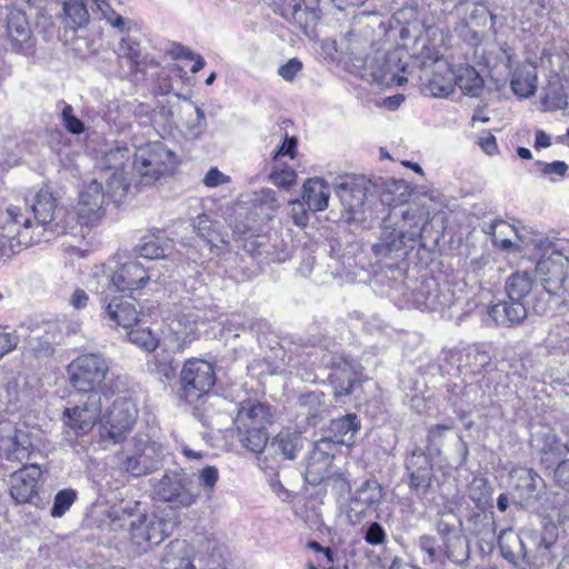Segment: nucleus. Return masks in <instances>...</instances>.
Listing matches in <instances>:
<instances>
[{"mask_svg": "<svg viewBox=\"0 0 569 569\" xmlns=\"http://www.w3.org/2000/svg\"><path fill=\"white\" fill-rule=\"evenodd\" d=\"M91 10L100 13L101 19H104L111 27L123 30V18L114 11L108 0H91Z\"/></svg>", "mask_w": 569, "mask_h": 569, "instance_id": "de8ad7c7", "label": "nucleus"}, {"mask_svg": "<svg viewBox=\"0 0 569 569\" xmlns=\"http://www.w3.org/2000/svg\"><path fill=\"white\" fill-rule=\"evenodd\" d=\"M546 343L552 353L569 355V315L553 325Z\"/></svg>", "mask_w": 569, "mask_h": 569, "instance_id": "72a5a7b5", "label": "nucleus"}, {"mask_svg": "<svg viewBox=\"0 0 569 569\" xmlns=\"http://www.w3.org/2000/svg\"><path fill=\"white\" fill-rule=\"evenodd\" d=\"M333 441L321 439L316 442L306 461L305 478L311 486H318L331 478Z\"/></svg>", "mask_w": 569, "mask_h": 569, "instance_id": "2eb2a0df", "label": "nucleus"}, {"mask_svg": "<svg viewBox=\"0 0 569 569\" xmlns=\"http://www.w3.org/2000/svg\"><path fill=\"white\" fill-rule=\"evenodd\" d=\"M535 247L542 251V257L536 264V276L540 284L550 296L562 295L569 269V256L565 244L539 238L535 240Z\"/></svg>", "mask_w": 569, "mask_h": 569, "instance_id": "20e7f679", "label": "nucleus"}, {"mask_svg": "<svg viewBox=\"0 0 569 569\" xmlns=\"http://www.w3.org/2000/svg\"><path fill=\"white\" fill-rule=\"evenodd\" d=\"M34 449L32 433L27 429L9 426L6 435L0 436V458L23 463Z\"/></svg>", "mask_w": 569, "mask_h": 569, "instance_id": "a211bd4d", "label": "nucleus"}, {"mask_svg": "<svg viewBox=\"0 0 569 569\" xmlns=\"http://www.w3.org/2000/svg\"><path fill=\"white\" fill-rule=\"evenodd\" d=\"M89 3L91 4V0H64L63 11L73 28H82L89 23Z\"/></svg>", "mask_w": 569, "mask_h": 569, "instance_id": "79ce46f5", "label": "nucleus"}, {"mask_svg": "<svg viewBox=\"0 0 569 569\" xmlns=\"http://www.w3.org/2000/svg\"><path fill=\"white\" fill-rule=\"evenodd\" d=\"M62 120L67 130L72 134L82 133L84 130V124L81 120H79L73 114V109L71 106H66L62 110Z\"/></svg>", "mask_w": 569, "mask_h": 569, "instance_id": "bf43d9fd", "label": "nucleus"}, {"mask_svg": "<svg viewBox=\"0 0 569 569\" xmlns=\"http://www.w3.org/2000/svg\"><path fill=\"white\" fill-rule=\"evenodd\" d=\"M533 441L538 442L539 451L543 455L560 456L562 453V443L551 430L537 433Z\"/></svg>", "mask_w": 569, "mask_h": 569, "instance_id": "8fccbe9b", "label": "nucleus"}, {"mask_svg": "<svg viewBox=\"0 0 569 569\" xmlns=\"http://www.w3.org/2000/svg\"><path fill=\"white\" fill-rule=\"evenodd\" d=\"M401 58L397 50L390 52L377 51L375 56L363 59L365 76H369L377 83L402 86L407 82V78L399 74L405 71L403 67H399Z\"/></svg>", "mask_w": 569, "mask_h": 569, "instance_id": "ddd939ff", "label": "nucleus"}, {"mask_svg": "<svg viewBox=\"0 0 569 569\" xmlns=\"http://www.w3.org/2000/svg\"><path fill=\"white\" fill-rule=\"evenodd\" d=\"M110 371V360L100 353L81 355L68 366L69 382L80 397L100 393L107 398L104 381Z\"/></svg>", "mask_w": 569, "mask_h": 569, "instance_id": "39448f33", "label": "nucleus"}, {"mask_svg": "<svg viewBox=\"0 0 569 569\" xmlns=\"http://www.w3.org/2000/svg\"><path fill=\"white\" fill-rule=\"evenodd\" d=\"M425 91L433 97H448L455 91V73L448 63H440L430 77L426 74Z\"/></svg>", "mask_w": 569, "mask_h": 569, "instance_id": "c85d7f7f", "label": "nucleus"}, {"mask_svg": "<svg viewBox=\"0 0 569 569\" xmlns=\"http://www.w3.org/2000/svg\"><path fill=\"white\" fill-rule=\"evenodd\" d=\"M537 164L541 167V173L543 176H549V177L556 176L559 178H563L568 170V164L563 161H553L550 163L538 161ZM555 180H556L555 178H551V181H555Z\"/></svg>", "mask_w": 569, "mask_h": 569, "instance_id": "0e129e2a", "label": "nucleus"}, {"mask_svg": "<svg viewBox=\"0 0 569 569\" xmlns=\"http://www.w3.org/2000/svg\"><path fill=\"white\" fill-rule=\"evenodd\" d=\"M542 482L541 477L532 469H513L510 472V488L515 502L520 506L532 505L539 497Z\"/></svg>", "mask_w": 569, "mask_h": 569, "instance_id": "6ab92c4d", "label": "nucleus"}, {"mask_svg": "<svg viewBox=\"0 0 569 569\" xmlns=\"http://www.w3.org/2000/svg\"><path fill=\"white\" fill-rule=\"evenodd\" d=\"M555 479L559 486L569 491V459L562 460L555 470Z\"/></svg>", "mask_w": 569, "mask_h": 569, "instance_id": "774afa93", "label": "nucleus"}, {"mask_svg": "<svg viewBox=\"0 0 569 569\" xmlns=\"http://www.w3.org/2000/svg\"><path fill=\"white\" fill-rule=\"evenodd\" d=\"M330 187L322 178H309L303 183L302 199L312 211H323L328 208Z\"/></svg>", "mask_w": 569, "mask_h": 569, "instance_id": "cd10ccee", "label": "nucleus"}, {"mask_svg": "<svg viewBox=\"0 0 569 569\" xmlns=\"http://www.w3.org/2000/svg\"><path fill=\"white\" fill-rule=\"evenodd\" d=\"M116 52L119 58L128 59L131 67H134L138 64V59L140 56L139 50L137 49V46L134 43H132L130 40L121 39Z\"/></svg>", "mask_w": 569, "mask_h": 569, "instance_id": "13d9d810", "label": "nucleus"}, {"mask_svg": "<svg viewBox=\"0 0 569 569\" xmlns=\"http://www.w3.org/2000/svg\"><path fill=\"white\" fill-rule=\"evenodd\" d=\"M488 315L498 326L510 328L521 323L527 318L528 311L526 302L508 299L491 306Z\"/></svg>", "mask_w": 569, "mask_h": 569, "instance_id": "a878e982", "label": "nucleus"}, {"mask_svg": "<svg viewBox=\"0 0 569 569\" xmlns=\"http://www.w3.org/2000/svg\"><path fill=\"white\" fill-rule=\"evenodd\" d=\"M164 448L161 443L147 437L134 439V450L128 456L123 466L133 477H141L158 470L163 462Z\"/></svg>", "mask_w": 569, "mask_h": 569, "instance_id": "9b49d317", "label": "nucleus"}, {"mask_svg": "<svg viewBox=\"0 0 569 569\" xmlns=\"http://www.w3.org/2000/svg\"><path fill=\"white\" fill-rule=\"evenodd\" d=\"M407 469L410 471V488L417 495H426L432 481V467L422 451H413L407 460Z\"/></svg>", "mask_w": 569, "mask_h": 569, "instance_id": "5701e85b", "label": "nucleus"}, {"mask_svg": "<svg viewBox=\"0 0 569 569\" xmlns=\"http://www.w3.org/2000/svg\"><path fill=\"white\" fill-rule=\"evenodd\" d=\"M76 500V491L72 489H64L59 491L53 501V506L51 508L52 517H61L66 513L67 510L70 509L72 503Z\"/></svg>", "mask_w": 569, "mask_h": 569, "instance_id": "603ef678", "label": "nucleus"}, {"mask_svg": "<svg viewBox=\"0 0 569 569\" xmlns=\"http://www.w3.org/2000/svg\"><path fill=\"white\" fill-rule=\"evenodd\" d=\"M172 247V239L163 230L154 229L141 237L136 250L140 257L147 259H164L170 254Z\"/></svg>", "mask_w": 569, "mask_h": 569, "instance_id": "b1692460", "label": "nucleus"}, {"mask_svg": "<svg viewBox=\"0 0 569 569\" xmlns=\"http://www.w3.org/2000/svg\"><path fill=\"white\" fill-rule=\"evenodd\" d=\"M254 207L259 209L262 220H270L280 207L276 191L261 189L254 194Z\"/></svg>", "mask_w": 569, "mask_h": 569, "instance_id": "49530a36", "label": "nucleus"}, {"mask_svg": "<svg viewBox=\"0 0 569 569\" xmlns=\"http://www.w3.org/2000/svg\"><path fill=\"white\" fill-rule=\"evenodd\" d=\"M138 418L134 401L128 397H118L101 412V437L113 443L123 441L130 433Z\"/></svg>", "mask_w": 569, "mask_h": 569, "instance_id": "6e6552de", "label": "nucleus"}, {"mask_svg": "<svg viewBox=\"0 0 569 569\" xmlns=\"http://www.w3.org/2000/svg\"><path fill=\"white\" fill-rule=\"evenodd\" d=\"M398 218L395 223L399 226L410 246L420 238L425 226L428 223V213L417 206H409L407 209H397Z\"/></svg>", "mask_w": 569, "mask_h": 569, "instance_id": "393cba45", "label": "nucleus"}, {"mask_svg": "<svg viewBox=\"0 0 569 569\" xmlns=\"http://www.w3.org/2000/svg\"><path fill=\"white\" fill-rule=\"evenodd\" d=\"M557 541L555 529L526 530L518 536L505 529L498 536V545L505 559L520 569H541L552 562V549Z\"/></svg>", "mask_w": 569, "mask_h": 569, "instance_id": "7ed1b4c3", "label": "nucleus"}, {"mask_svg": "<svg viewBox=\"0 0 569 569\" xmlns=\"http://www.w3.org/2000/svg\"><path fill=\"white\" fill-rule=\"evenodd\" d=\"M420 42L422 43V47L419 50V57L425 72H427V69L433 64L438 66L440 63H447L442 60V54L436 46L427 43L428 40L419 36L416 38V43Z\"/></svg>", "mask_w": 569, "mask_h": 569, "instance_id": "3c124183", "label": "nucleus"}, {"mask_svg": "<svg viewBox=\"0 0 569 569\" xmlns=\"http://www.w3.org/2000/svg\"><path fill=\"white\" fill-rule=\"evenodd\" d=\"M100 295L104 309L103 317L109 320L111 326L129 329L138 323L140 311L136 300L122 296L109 300L104 291H101Z\"/></svg>", "mask_w": 569, "mask_h": 569, "instance_id": "f3484780", "label": "nucleus"}, {"mask_svg": "<svg viewBox=\"0 0 569 569\" xmlns=\"http://www.w3.org/2000/svg\"><path fill=\"white\" fill-rule=\"evenodd\" d=\"M41 469L38 465L23 466L10 477V495L18 503H27L37 492Z\"/></svg>", "mask_w": 569, "mask_h": 569, "instance_id": "aec40b11", "label": "nucleus"}, {"mask_svg": "<svg viewBox=\"0 0 569 569\" xmlns=\"http://www.w3.org/2000/svg\"><path fill=\"white\" fill-rule=\"evenodd\" d=\"M129 532L133 542L141 546L147 542L149 546H158L170 535L171 523L162 518L146 515H138L129 522Z\"/></svg>", "mask_w": 569, "mask_h": 569, "instance_id": "dca6fc26", "label": "nucleus"}, {"mask_svg": "<svg viewBox=\"0 0 569 569\" xmlns=\"http://www.w3.org/2000/svg\"><path fill=\"white\" fill-rule=\"evenodd\" d=\"M302 447L301 433L283 429L270 442V451L283 459L293 460Z\"/></svg>", "mask_w": 569, "mask_h": 569, "instance_id": "c756f323", "label": "nucleus"}, {"mask_svg": "<svg viewBox=\"0 0 569 569\" xmlns=\"http://www.w3.org/2000/svg\"><path fill=\"white\" fill-rule=\"evenodd\" d=\"M538 76L536 66L527 63L518 68L511 78L513 92L521 98H530L536 93Z\"/></svg>", "mask_w": 569, "mask_h": 569, "instance_id": "2f4dec72", "label": "nucleus"}, {"mask_svg": "<svg viewBox=\"0 0 569 569\" xmlns=\"http://www.w3.org/2000/svg\"><path fill=\"white\" fill-rule=\"evenodd\" d=\"M107 196L108 191L104 192L96 179L83 186L77 204V217L81 226L93 227L103 218Z\"/></svg>", "mask_w": 569, "mask_h": 569, "instance_id": "4468645a", "label": "nucleus"}, {"mask_svg": "<svg viewBox=\"0 0 569 569\" xmlns=\"http://www.w3.org/2000/svg\"><path fill=\"white\" fill-rule=\"evenodd\" d=\"M191 106L193 107L196 119L187 121L186 128L192 137L197 138L203 132L206 128V118L202 109L194 106L193 102H191Z\"/></svg>", "mask_w": 569, "mask_h": 569, "instance_id": "052dcab7", "label": "nucleus"}, {"mask_svg": "<svg viewBox=\"0 0 569 569\" xmlns=\"http://www.w3.org/2000/svg\"><path fill=\"white\" fill-rule=\"evenodd\" d=\"M92 276L97 279L98 284L106 282L118 291L137 290L149 281L147 268L137 260L96 266Z\"/></svg>", "mask_w": 569, "mask_h": 569, "instance_id": "0eeeda50", "label": "nucleus"}, {"mask_svg": "<svg viewBox=\"0 0 569 569\" xmlns=\"http://www.w3.org/2000/svg\"><path fill=\"white\" fill-rule=\"evenodd\" d=\"M193 550L186 540L171 541L161 556L162 569H196L191 561Z\"/></svg>", "mask_w": 569, "mask_h": 569, "instance_id": "bb28decb", "label": "nucleus"}, {"mask_svg": "<svg viewBox=\"0 0 569 569\" xmlns=\"http://www.w3.org/2000/svg\"><path fill=\"white\" fill-rule=\"evenodd\" d=\"M360 429V422L356 415H346L342 418L331 421L330 430L333 433L335 442L349 445Z\"/></svg>", "mask_w": 569, "mask_h": 569, "instance_id": "c9c22d12", "label": "nucleus"}, {"mask_svg": "<svg viewBox=\"0 0 569 569\" xmlns=\"http://www.w3.org/2000/svg\"><path fill=\"white\" fill-rule=\"evenodd\" d=\"M541 103L545 111L563 110L568 107V97L558 81L549 82Z\"/></svg>", "mask_w": 569, "mask_h": 569, "instance_id": "c03bdc74", "label": "nucleus"}, {"mask_svg": "<svg viewBox=\"0 0 569 569\" xmlns=\"http://www.w3.org/2000/svg\"><path fill=\"white\" fill-rule=\"evenodd\" d=\"M453 520H456V516L453 513L441 515V518L437 523V531L442 537V541L448 539L450 536L458 535Z\"/></svg>", "mask_w": 569, "mask_h": 569, "instance_id": "680f3d73", "label": "nucleus"}, {"mask_svg": "<svg viewBox=\"0 0 569 569\" xmlns=\"http://www.w3.org/2000/svg\"><path fill=\"white\" fill-rule=\"evenodd\" d=\"M386 532L378 522H372L366 530L365 540L370 545H381L385 542Z\"/></svg>", "mask_w": 569, "mask_h": 569, "instance_id": "338daca9", "label": "nucleus"}, {"mask_svg": "<svg viewBox=\"0 0 569 569\" xmlns=\"http://www.w3.org/2000/svg\"><path fill=\"white\" fill-rule=\"evenodd\" d=\"M373 188L372 182L365 176L343 174L337 179L335 193L340 200L348 222L357 220V214L362 211L367 197Z\"/></svg>", "mask_w": 569, "mask_h": 569, "instance_id": "9d476101", "label": "nucleus"}, {"mask_svg": "<svg viewBox=\"0 0 569 569\" xmlns=\"http://www.w3.org/2000/svg\"><path fill=\"white\" fill-rule=\"evenodd\" d=\"M20 338L16 330L0 327V359L12 352L19 345Z\"/></svg>", "mask_w": 569, "mask_h": 569, "instance_id": "5fc2aeb1", "label": "nucleus"}, {"mask_svg": "<svg viewBox=\"0 0 569 569\" xmlns=\"http://www.w3.org/2000/svg\"><path fill=\"white\" fill-rule=\"evenodd\" d=\"M8 36L13 42L23 43L30 38V27L22 11H11L7 18Z\"/></svg>", "mask_w": 569, "mask_h": 569, "instance_id": "e433bc0d", "label": "nucleus"}, {"mask_svg": "<svg viewBox=\"0 0 569 569\" xmlns=\"http://www.w3.org/2000/svg\"><path fill=\"white\" fill-rule=\"evenodd\" d=\"M492 488L483 477H475L468 486V497L479 509L490 505Z\"/></svg>", "mask_w": 569, "mask_h": 569, "instance_id": "a18cd8bd", "label": "nucleus"}, {"mask_svg": "<svg viewBox=\"0 0 569 569\" xmlns=\"http://www.w3.org/2000/svg\"><path fill=\"white\" fill-rule=\"evenodd\" d=\"M320 0H291L288 3L292 20L301 27L316 22L319 16Z\"/></svg>", "mask_w": 569, "mask_h": 569, "instance_id": "473e14b6", "label": "nucleus"}, {"mask_svg": "<svg viewBox=\"0 0 569 569\" xmlns=\"http://www.w3.org/2000/svg\"><path fill=\"white\" fill-rule=\"evenodd\" d=\"M216 376L210 362L202 359H189L180 373V397L192 403L209 393L214 386Z\"/></svg>", "mask_w": 569, "mask_h": 569, "instance_id": "1a4fd4ad", "label": "nucleus"}, {"mask_svg": "<svg viewBox=\"0 0 569 569\" xmlns=\"http://www.w3.org/2000/svg\"><path fill=\"white\" fill-rule=\"evenodd\" d=\"M152 497L177 508L193 506L199 495L192 490V480L183 470L167 471L161 478L150 479Z\"/></svg>", "mask_w": 569, "mask_h": 569, "instance_id": "423d86ee", "label": "nucleus"}, {"mask_svg": "<svg viewBox=\"0 0 569 569\" xmlns=\"http://www.w3.org/2000/svg\"><path fill=\"white\" fill-rule=\"evenodd\" d=\"M131 152L126 144H117L103 153L99 169L106 179L108 197L120 203L127 196L134 177L141 184H151L160 176L171 173L176 167L174 153L160 142L140 146L130 161Z\"/></svg>", "mask_w": 569, "mask_h": 569, "instance_id": "f257e3e1", "label": "nucleus"}, {"mask_svg": "<svg viewBox=\"0 0 569 569\" xmlns=\"http://www.w3.org/2000/svg\"><path fill=\"white\" fill-rule=\"evenodd\" d=\"M458 86L465 94L477 97L480 94L483 81L475 68H465L455 74V87Z\"/></svg>", "mask_w": 569, "mask_h": 569, "instance_id": "a19ab883", "label": "nucleus"}, {"mask_svg": "<svg viewBox=\"0 0 569 569\" xmlns=\"http://www.w3.org/2000/svg\"><path fill=\"white\" fill-rule=\"evenodd\" d=\"M242 447L254 453H261L267 446V428L237 429Z\"/></svg>", "mask_w": 569, "mask_h": 569, "instance_id": "4c0bfd02", "label": "nucleus"}, {"mask_svg": "<svg viewBox=\"0 0 569 569\" xmlns=\"http://www.w3.org/2000/svg\"><path fill=\"white\" fill-rule=\"evenodd\" d=\"M301 69L302 62L293 58L278 69V74L286 81H292Z\"/></svg>", "mask_w": 569, "mask_h": 569, "instance_id": "69168bd1", "label": "nucleus"}, {"mask_svg": "<svg viewBox=\"0 0 569 569\" xmlns=\"http://www.w3.org/2000/svg\"><path fill=\"white\" fill-rule=\"evenodd\" d=\"M233 422L237 429L267 428L271 422V412L266 405L246 399L238 403Z\"/></svg>", "mask_w": 569, "mask_h": 569, "instance_id": "4be33fe9", "label": "nucleus"}, {"mask_svg": "<svg viewBox=\"0 0 569 569\" xmlns=\"http://www.w3.org/2000/svg\"><path fill=\"white\" fill-rule=\"evenodd\" d=\"M383 497V490L378 480L370 478L365 480L355 491L351 502L359 506L360 511L376 509Z\"/></svg>", "mask_w": 569, "mask_h": 569, "instance_id": "7c9ffc66", "label": "nucleus"}, {"mask_svg": "<svg viewBox=\"0 0 569 569\" xmlns=\"http://www.w3.org/2000/svg\"><path fill=\"white\" fill-rule=\"evenodd\" d=\"M270 178L273 184L284 189L292 187L297 182V173L290 168L273 171Z\"/></svg>", "mask_w": 569, "mask_h": 569, "instance_id": "6e6d98bb", "label": "nucleus"}, {"mask_svg": "<svg viewBox=\"0 0 569 569\" xmlns=\"http://www.w3.org/2000/svg\"><path fill=\"white\" fill-rule=\"evenodd\" d=\"M453 429V426L451 425H436L432 426L427 436V440L431 447H433L437 451L439 450V447L442 445V439L446 435V432Z\"/></svg>", "mask_w": 569, "mask_h": 569, "instance_id": "e2e57ef3", "label": "nucleus"}, {"mask_svg": "<svg viewBox=\"0 0 569 569\" xmlns=\"http://www.w3.org/2000/svg\"><path fill=\"white\" fill-rule=\"evenodd\" d=\"M398 218L397 208H393L383 221V227L379 242L373 244L372 249L376 256L387 257L395 251H399L410 244L399 226L395 223Z\"/></svg>", "mask_w": 569, "mask_h": 569, "instance_id": "412c9836", "label": "nucleus"}, {"mask_svg": "<svg viewBox=\"0 0 569 569\" xmlns=\"http://www.w3.org/2000/svg\"><path fill=\"white\" fill-rule=\"evenodd\" d=\"M446 559L455 563H462L469 558V545L461 535L450 536L442 541Z\"/></svg>", "mask_w": 569, "mask_h": 569, "instance_id": "ea45409f", "label": "nucleus"}, {"mask_svg": "<svg viewBox=\"0 0 569 569\" xmlns=\"http://www.w3.org/2000/svg\"><path fill=\"white\" fill-rule=\"evenodd\" d=\"M170 330L178 341L189 343L197 335L198 320L192 318L191 315L179 316L171 321Z\"/></svg>", "mask_w": 569, "mask_h": 569, "instance_id": "58836bf2", "label": "nucleus"}, {"mask_svg": "<svg viewBox=\"0 0 569 569\" xmlns=\"http://www.w3.org/2000/svg\"><path fill=\"white\" fill-rule=\"evenodd\" d=\"M192 228L197 234L203 239L208 246H210V249H212V247H218V244L214 243V238L217 236L214 223L209 216L204 213L198 214L193 219Z\"/></svg>", "mask_w": 569, "mask_h": 569, "instance_id": "09e8293b", "label": "nucleus"}, {"mask_svg": "<svg viewBox=\"0 0 569 569\" xmlns=\"http://www.w3.org/2000/svg\"><path fill=\"white\" fill-rule=\"evenodd\" d=\"M423 563L441 565L446 560V552L436 538L431 536H421L418 541Z\"/></svg>", "mask_w": 569, "mask_h": 569, "instance_id": "37998d69", "label": "nucleus"}, {"mask_svg": "<svg viewBox=\"0 0 569 569\" xmlns=\"http://www.w3.org/2000/svg\"><path fill=\"white\" fill-rule=\"evenodd\" d=\"M531 289L532 278L527 271H516L506 281L507 298L517 302H525Z\"/></svg>", "mask_w": 569, "mask_h": 569, "instance_id": "f704fd0d", "label": "nucleus"}, {"mask_svg": "<svg viewBox=\"0 0 569 569\" xmlns=\"http://www.w3.org/2000/svg\"><path fill=\"white\" fill-rule=\"evenodd\" d=\"M102 399L100 393L81 397L79 403L66 408L64 425L76 435H87L98 419H101Z\"/></svg>", "mask_w": 569, "mask_h": 569, "instance_id": "f8f14e48", "label": "nucleus"}, {"mask_svg": "<svg viewBox=\"0 0 569 569\" xmlns=\"http://www.w3.org/2000/svg\"><path fill=\"white\" fill-rule=\"evenodd\" d=\"M34 222L27 206H0V259L41 240L42 231L62 233L67 230L64 209L49 188L40 189L31 206Z\"/></svg>", "mask_w": 569, "mask_h": 569, "instance_id": "f03ea898", "label": "nucleus"}, {"mask_svg": "<svg viewBox=\"0 0 569 569\" xmlns=\"http://www.w3.org/2000/svg\"><path fill=\"white\" fill-rule=\"evenodd\" d=\"M128 339L147 351H153L158 347V342L149 329L130 330Z\"/></svg>", "mask_w": 569, "mask_h": 569, "instance_id": "864d4df0", "label": "nucleus"}, {"mask_svg": "<svg viewBox=\"0 0 569 569\" xmlns=\"http://www.w3.org/2000/svg\"><path fill=\"white\" fill-rule=\"evenodd\" d=\"M218 479L219 471L213 466L204 467L199 473V485L207 492H212Z\"/></svg>", "mask_w": 569, "mask_h": 569, "instance_id": "4d7b16f0", "label": "nucleus"}]
</instances>
